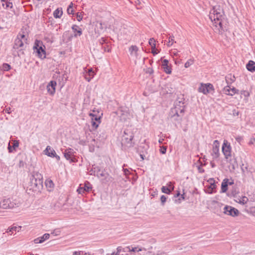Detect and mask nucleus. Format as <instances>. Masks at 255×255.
Returning a JSON list of instances; mask_svg holds the SVG:
<instances>
[{"label": "nucleus", "mask_w": 255, "mask_h": 255, "mask_svg": "<svg viewBox=\"0 0 255 255\" xmlns=\"http://www.w3.org/2000/svg\"><path fill=\"white\" fill-rule=\"evenodd\" d=\"M209 18L216 27V30L218 31V33L222 34L224 31V24L226 23L223 7L219 5L214 6L210 12Z\"/></svg>", "instance_id": "nucleus-1"}, {"label": "nucleus", "mask_w": 255, "mask_h": 255, "mask_svg": "<svg viewBox=\"0 0 255 255\" xmlns=\"http://www.w3.org/2000/svg\"><path fill=\"white\" fill-rule=\"evenodd\" d=\"M29 186L30 190L39 191L43 187V177L38 171H33L31 173Z\"/></svg>", "instance_id": "nucleus-2"}, {"label": "nucleus", "mask_w": 255, "mask_h": 255, "mask_svg": "<svg viewBox=\"0 0 255 255\" xmlns=\"http://www.w3.org/2000/svg\"><path fill=\"white\" fill-rule=\"evenodd\" d=\"M185 107L184 96L180 94L174 102V108L172 110V112L175 113L173 117H182L184 113Z\"/></svg>", "instance_id": "nucleus-3"}, {"label": "nucleus", "mask_w": 255, "mask_h": 255, "mask_svg": "<svg viewBox=\"0 0 255 255\" xmlns=\"http://www.w3.org/2000/svg\"><path fill=\"white\" fill-rule=\"evenodd\" d=\"M133 134L132 132L128 130L124 131V134L122 136L121 141L122 148L124 150H127L129 148L134 145V142H132Z\"/></svg>", "instance_id": "nucleus-4"}, {"label": "nucleus", "mask_w": 255, "mask_h": 255, "mask_svg": "<svg viewBox=\"0 0 255 255\" xmlns=\"http://www.w3.org/2000/svg\"><path fill=\"white\" fill-rule=\"evenodd\" d=\"M95 174L100 178L102 183H107L112 182L113 180L112 177L105 169H102L99 166L94 168Z\"/></svg>", "instance_id": "nucleus-5"}, {"label": "nucleus", "mask_w": 255, "mask_h": 255, "mask_svg": "<svg viewBox=\"0 0 255 255\" xmlns=\"http://www.w3.org/2000/svg\"><path fill=\"white\" fill-rule=\"evenodd\" d=\"M45 46L43 45L42 42L40 40H36L33 46L34 52L36 53L37 56L40 58L43 59L46 58V51Z\"/></svg>", "instance_id": "nucleus-6"}, {"label": "nucleus", "mask_w": 255, "mask_h": 255, "mask_svg": "<svg viewBox=\"0 0 255 255\" xmlns=\"http://www.w3.org/2000/svg\"><path fill=\"white\" fill-rule=\"evenodd\" d=\"M19 204V201L8 198L4 199L0 202V208L4 209H12L18 207Z\"/></svg>", "instance_id": "nucleus-7"}, {"label": "nucleus", "mask_w": 255, "mask_h": 255, "mask_svg": "<svg viewBox=\"0 0 255 255\" xmlns=\"http://www.w3.org/2000/svg\"><path fill=\"white\" fill-rule=\"evenodd\" d=\"M232 148L230 143L227 140H224L222 145V150L225 156V158L228 160L229 158L231 157Z\"/></svg>", "instance_id": "nucleus-8"}, {"label": "nucleus", "mask_w": 255, "mask_h": 255, "mask_svg": "<svg viewBox=\"0 0 255 255\" xmlns=\"http://www.w3.org/2000/svg\"><path fill=\"white\" fill-rule=\"evenodd\" d=\"M199 92L203 93L205 95H207L212 92H214V88L212 84L210 83L201 84L200 87L198 88Z\"/></svg>", "instance_id": "nucleus-9"}, {"label": "nucleus", "mask_w": 255, "mask_h": 255, "mask_svg": "<svg viewBox=\"0 0 255 255\" xmlns=\"http://www.w3.org/2000/svg\"><path fill=\"white\" fill-rule=\"evenodd\" d=\"M224 213L232 217H237L239 214V211L236 208L226 205L224 208Z\"/></svg>", "instance_id": "nucleus-10"}, {"label": "nucleus", "mask_w": 255, "mask_h": 255, "mask_svg": "<svg viewBox=\"0 0 255 255\" xmlns=\"http://www.w3.org/2000/svg\"><path fill=\"white\" fill-rule=\"evenodd\" d=\"M25 36L24 34L19 33L17 36L16 38L14 40L13 48L16 49H18L19 48H22L24 46V43L22 41V39L25 38ZM22 49V48H21V50Z\"/></svg>", "instance_id": "nucleus-11"}, {"label": "nucleus", "mask_w": 255, "mask_h": 255, "mask_svg": "<svg viewBox=\"0 0 255 255\" xmlns=\"http://www.w3.org/2000/svg\"><path fill=\"white\" fill-rule=\"evenodd\" d=\"M75 151L72 148H68L65 149L63 152L64 156L67 160H69L71 162H75L76 161L75 158Z\"/></svg>", "instance_id": "nucleus-12"}, {"label": "nucleus", "mask_w": 255, "mask_h": 255, "mask_svg": "<svg viewBox=\"0 0 255 255\" xmlns=\"http://www.w3.org/2000/svg\"><path fill=\"white\" fill-rule=\"evenodd\" d=\"M92 185L88 181H86L84 184H80L77 191L79 194H82L85 192H88L92 189Z\"/></svg>", "instance_id": "nucleus-13"}, {"label": "nucleus", "mask_w": 255, "mask_h": 255, "mask_svg": "<svg viewBox=\"0 0 255 255\" xmlns=\"http://www.w3.org/2000/svg\"><path fill=\"white\" fill-rule=\"evenodd\" d=\"M57 83L55 81H51L47 86V90L50 95H53L55 93Z\"/></svg>", "instance_id": "nucleus-14"}, {"label": "nucleus", "mask_w": 255, "mask_h": 255, "mask_svg": "<svg viewBox=\"0 0 255 255\" xmlns=\"http://www.w3.org/2000/svg\"><path fill=\"white\" fill-rule=\"evenodd\" d=\"M100 44L102 45V48L105 52H110L111 51V47L108 44L107 39L102 37L99 39Z\"/></svg>", "instance_id": "nucleus-15"}, {"label": "nucleus", "mask_w": 255, "mask_h": 255, "mask_svg": "<svg viewBox=\"0 0 255 255\" xmlns=\"http://www.w3.org/2000/svg\"><path fill=\"white\" fill-rule=\"evenodd\" d=\"M139 49L136 45H131L128 48V51L130 56L134 58L135 59L138 58V51Z\"/></svg>", "instance_id": "nucleus-16"}, {"label": "nucleus", "mask_w": 255, "mask_h": 255, "mask_svg": "<svg viewBox=\"0 0 255 255\" xmlns=\"http://www.w3.org/2000/svg\"><path fill=\"white\" fill-rule=\"evenodd\" d=\"M116 114L119 117L120 120L122 122H126L128 118V113L126 112H124L122 110H118Z\"/></svg>", "instance_id": "nucleus-17"}, {"label": "nucleus", "mask_w": 255, "mask_h": 255, "mask_svg": "<svg viewBox=\"0 0 255 255\" xmlns=\"http://www.w3.org/2000/svg\"><path fill=\"white\" fill-rule=\"evenodd\" d=\"M71 28L74 33V37H77L82 34V30L78 25L74 24L72 25Z\"/></svg>", "instance_id": "nucleus-18"}, {"label": "nucleus", "mask_w": 255, "mask_h": 255, "mask_svg": "<svg viewBox=\"0 0 255 255\" xmlns=\"http://www.w3.org/2000/svg\"><path fill=\"white\" fill-rule=\"evenodd\" d=\"M162 68L163 71L167 74L171 73V68L168 65V61L167 59H164L162 62Z\"/></svg>", "instance_id": "nucleus-19"}, {"label": "nucleus", "mask_w": 255, "mask_h": 255, "mask_svg": "<svg viewBox=\"0 0 255 255\" xmlns=\"http://www.w3.org/2000/svg\"><path fill=\"white\" fill-rule=\"evenodd\" d=\"M95 73L94 70L92 68H89L87 70V71H85V73L84 74L85 78L88 82H90V80L94 77Z\"/></svg>", "instance_id": "nucleus-20"}, {"label": "nucleus", "mask_w": 255, "mask_h": 255, "mask_svg": "<svg viewBox=\"0 0 255 255\" xmlns=\"http://www.w3.org/2000/svg\"><path fill=\"white\" fill-rule=\"evenodd\" d=\"M152 249V246H150L148 248H147V249H146L145 248H139L138 247H130L129 252H131V253L130 254V255L127 254V255H134V254H132V253L138 252L141 251L142 250L146 251L147 250H151Z\"/></svg>", "instance_id": "nucleus-21"}, {"label": "nucleus", "mask_w": 255, "mask_h": 255, "mask_svg": "<svg viewBox=\"0 0 255 255\" xmlns=\"http://www.w3.org/2000/svg\"><path fill=\"white\" fill-rule=\"evenodd\" d=\"M44 152L46 155L49 157H54V156L56 155L55 151L49 145L46 147Z\"/></svg>", "instance_id": "nucleus-22"}, {"label": "nucleus", "mask_w": 255, "mask_h": 255, "mask_svg": "<svg viewBox=\"0 0 255 255\" xmlns=\"http://www.w3.org/2000/svg\"><path fill=\"white\" fill-rule=\"evenodd\" d=\"M50 235L49 234H45L42 236L37 238L34 240L35 244H40L44 242L45 240L49 238Z\"/></svg>", "instance_id": "nucleus-23"}, {"label": "nucleus", "mask_w": 255, "mask_h": 255, "mask_svg": "<svg viewBox=\"0 0 255 255\" xmlns=\"http://www.w3.org/2000/svg\"><path fill=\"white\" fill-rule=\"evenodd\" d=\"M208 182L210 183V186L208 188L211 190V191L209 192L210 194H212L214 192V190L216 188L217 186L216 185L215 180L214 178H210Z\"/></svg>", "instance_id": "nucleus-24"}, {"label": "nucleus", "mask_w": 255, "mask_h": 255, "mask_svg": "<svg viewBox=\"0 0 255 255\" xmlns=\"http://www.w3.org/2000/svg\"><path fill=\"white\" fill-rule=\"evenodd\" d=\"M246 68L250 72L255 71V62L250 60L246 65Z\"/></svg>", "instance_id": "nucleus-25"}, {"label": "nucleus", "mask_w": 255, "mask_h": 255, "mask_svg": "<svg viewBox=\"0 0 255 255\" xmlns=\"http://www.w3.org/2000/svg\"><path fill=\"white\" fill-rule=\"evenodd\" d=\"M229 180L227 178L224 179L221 184V193H225L228 190Z\"/></svg>", "instance_id": "nucleus-26"}, {"label": "nucleus", "mask_w": 255, "mask_h": 255, "mask_svg": "<svg viewBox=\"0 0 255 255\" xmlns=\"http://www.w3.org/2000/svg\"><path fill=\"white\" fill-rule=\"evenodd\" d=\"M63 14V11L62 10V8H57L53 12V16L56 18H59L61 17Z\"/></svg>", "instance_id": "nucleus-27"}, {"label": "nucleus", "mask_w": 255, "mask_h": 255, "mask_svg": "<svg viewBox=\"0 0 255 255\" xmlns=\"http://www.w3.org/2000/svg\"><path fill=\"white\" fill-rule=\"evenodd\" d=\"M228 161H229L230 162V166L231 167L232 169L234 170L236 168L238 167V164L236 159H234L233 160L229 159V160Z\"/></svg>", "instance_id": "nucleus-28"}, {"label": "nucleus", "mask_w": 255, "mask_h": 255, "mask_svg": "<svg viewBox=\"0 0 255 255\" xmlns=\"http://www.w3.org/2000/svg\"><path fill=\"white\" fill-rule=\"evenodd\" d=\"M89 116L91 117L92 121H95L98 123H100V116H98L93 113H90Z\"/></svg>", "instance_id": "nucleus-29"}, {"label": "nucleus", "mask_w": 255, "mask_h": 255, "mask_svg": "<svg viewBox=\"0 0 255 255\" xmlns=\"http://www.w3.org/2000/svg\"><path fill=\"white\" fill-rule=\"evenodd\" d=\"M211 155L213 159H217L219 157V149H212Z\"/></svg>", "instance_id": "nucleus-30"}, {"label": "nucleus", "mask_w": 255, "mask_h": 255, "mask_svg": "<svg viewBox=\"0 0 255 255\" xmlns=\"http://www.w3.org/2000/svg\"><path fill=\"white\" fill-rule=\"evenodd\" d=\"M21 226L16 227V226H13L11 227H9L8 229L7 232L8 233L11 232L12 233H13L14 231L16 232L17 230L18 232L20 230H21Z\"/></svg>", "instance_id": "nucleus-31"}, {"label": "nucleus", "mask_w": 255, "mask_h": 255, "mask_svg": "<svg viewBox=\"0 0 255 255\" xmlns=\"http://www.w3.org/2000/svg\"><path fill=\"white\" fill-rule=\"evenodd\" d=\"M73 3L71 2L70 3V4L69 5V6L67 8V13L69 14H74V10L73 9Z\"/></svg>", "instance_id": "nucleus-32"}, {"label": "nucleus", "mask_w": 255, "mask_h": 255, "mask_svg": "<svg viewBox=\"0 0 255 255\" xmlns=\"http://www.w3.org/2000/svg\"><path fill=\"white\" fill-rule=\"evenodd\" d=\"M0 68L2 70L7 71L10 69V65L7 63H4L0 67Z\"/></svg>", "instance_id": "nucleus-33"}, {"label": "nucleus", "mask_w": 255, "mask_h": 255, "mask_svg": "<svg viewBox=\"0 0 255 255\" xmlns=\"http://www.w3.org/2000/svg\"><path fill=\"white\" fill-rule=\"evenodd\" d=\"M230 90H231V87L229 86H228V85L226 86V87H225L224 88V89H223L224 93L225 94L229 95V96H231V95H230V94H231Z\"/></svg>", "instance_id": "nucleus-34"}, {"label": "nucleus", "mask_w": 255, "mask_h": 255, "mask_svg": "<svg viewBox=\"0 0 255 255\" xmlns=\"http://www.w3.org/2000/svg\"><path fill=\"white\" fill-rule=\"evenodd\" d=\"M169 188L167 187L166 186H163L161 188V191L163 192V193H166V194H170L171 192L170 191V190L168 189Z\"/></svg>", "instance_id": "nucleus-35"}, {"label": "nucleus", "mask_w": 255, "mask_h": 255, "mask_svg": "<svg viewBox=\"0 0 255 255\" xmlns=\"http://www.w3.org/2000/svg\"><path fill=\"white\" fill-rule=\"evenodd\" d=\"M4 5H5V4L4 3H3L2 4V6L4 8H7L8 7L10 8H12V6H13V5H12V3L11 2H10V1H6V2H5V7H4Z\"/></svg>", "instance_id": "nucleus-36"}, {"label": "nucleus", "mask_w": 255, "mask_h": 255, "mask_svg": "<svg viewBox=\"0 0 255 255\" xmlns=\"http://www.w3.org/2000/svg\"><path fill=\"white\" fill-rule=\"evenodd\" d=\"M230 79L231 82H230V84H231L232 82H234L235 81V77L234 76H232L231 75H228L226 77V81L228 84H229V82H228V79Z\"/></svg>", "instance_id": "nucleus-37"}, {"label": "nucleus", "mask_w": 255, "mask_h": 255, "mask_svg": "<svg viewBox=\"0 0 255 255\" xmlns=\"http://www.w3.org/2000/svg\"><path fill=\"white\" fill-rule=\"evenodd\" d=\"M45 185L47 187L52 188L53 187L54 184L51 180H46L45 181Z\"/></svg>", "instance_id": "nucleus-38"}, {"label": "nucleus", "mask_w": 255, "mask_h": 255, "mask_svg": "<svg viewBox=\"0 0 255 255\" xmlns=\"http://www.w3.org/2000/svg\"><path fill=\"white\" fill-rule=\"evenodd\" d=\"M174 37L173 35L170 36L169 37L168 42L167 43L168 46H170L173 44V43L174 42Z\"/></svg>", "instance_id": "nucleus-39"}, {"label": "nucleus", "mask_w": 255, "mask_h": 255, "mask_svg": "<svg viewBox=\"0 0 255 255\" xmlns=\"http://www.w3.org/2000/svg\"><path fill=\"white\" fill-rule=\"evenodd\" d=\"M220 143L218 140H215L214 141L213 149H219Z\"/></svg>", "instance_id": "nucleus-40"}, {"label": "nucleus", "mask_w": 255, "mask_h": 255, "mask_svg": "<svg viewBox=\"0 0 255 255\" xmlns=\"http://www.w3.org/2000/svg\"><path fill=\"white\" fill-rule=\"evenodd\" d=\"M193 63H194L193 60L189 59L185 63L184 66L185 68H188L189 66H190L191 65H192L193 64Z\"/></svg>", "instance_id": "nucleus-41"}, {"label": "nucleus", "mask_w": 255, "mask_h": 255, "mask_svg": "<svg viewBox=\"0 0 255 255\" xmlns=\"http://www.w3.org/2000/svg\"><path fill=\"white\" fill-rule=\"evenodd\" d=\"M166 186L169 188L168 189L170 190L171 192H172L174 190V186L173 185V183L172 182H169L167 184Z\"/></svg>", "instance_id": "nucleus-42"}, {"label": "nucleus", "mask_w": 255, "mask_h": 255, "mask_svg": "<svg viewBox=\"0 0 255 255\" xmlns=\"http://www.w3.org/2000/svg\"><path fill=\"white\" fill-rule=\"evenodd\" d=\"M248 201V198L246 196H244L240 200L239 203L245 204L247 203Z\"/></svg>", "instance_id": "nucleus-43"}, {"label": "nucleus", "mask_w": 255, "mask_h": 255, "mask_svg": "<svg viewBox=\"0 0 255 255\" xmlns=\"http://www.w3.org/2000/svg\"><path fill=\"white\" fill-rule=\"evenodd\" d=\"M155 40L152 38H150L149 40V44L151 46V48H155Z\"/></svg>", "instance_id": "nucleus-44"}, {"label": "nucleus", "mask_w": 255, "mask_h": 255, "mask_svg": "<svg viewBox=\"0 0 255 255\" xmlns=\"http://www.w3.org/2000/svg\"><path fill=\"white\" fill-rule=\"evenodd\" d=\"M231 96H233L234 94L236 93H238L239 90L237 89L235 87L231 88Z\"/></svg>", "instance_id": "nucleus-45"}, {"label": "nucleus", "mask_w": 255, "mask_h": 255, "mask_svg": "<svg viewBox=\"0 0 255 255\" xmlns=\"http://www.w3.org/2000/svg\"><path fill=\"white\" fill-rule=\"evenodd\" d=\"M167 197L165 195H162L160 197L161 204L163 206L166 201Z\"/></svg>", "instance_id": "nucleus-46"}, {"label": "nucleus", "mask_w": 255, "mask_h": 255, "mask_svg": "<svg viewBox=\"0 0 255 255\" xmlns=\"http://www.w3.org/2000/svg\"><path fill=\"white\" fill-rule=\"evenodd\" d=\"M76 15L77 19L78 21H80L82 20L83 16H82V14L81 13L77 12V13H76Z\"/></svg>", "instance_id": "nucleus-47"}, {"label": "nucleus", "mask_w": 255, "mask_h": 255, "mask_svg": "<svg viewBox=\"0 0 255 255\" xmlns=\"http://www.w3.org/2000/svg\"><path fill=\"white\" fill-rule=\"evenodd\" d=\"M167 147L162 146L160 147V152L162 154H165L166 152Z\"/></svg>", "instance_id": "nucleus-48"}, {"label": "nucleus", "mask_w": 255, "mask_h": 255, "mask_svg": "<svg viewBox=\"0 0 255 255\" xmlns=\"http://www.w3.org/2000/svg\"><path fill=\"white\" fill-rule=\"evenodd\" d=\"M248 210L251 214L255 216V206L250 207Z\"/></svg>", "instance_id": "nucleus-49"}, {"label": "nucleus", "mask_w": 255, "mask_h": 255, "mask_svg": "<svg viewBox=\"0 0 255 255\" xmlns=\"http://www.w3.org/2000/svg\"><path fill=\"white\" fill-rule=\"evenodd\" d=\"M107 24L106 23H100V26H99V28L103 30V29H107Z\"/></svg>", "instance_id": "nucleus-50"}, {"label": "nucleus", "mask_w": 255, "mask_h": 255, "mask_svg": "<svg viewBox=\"0 0 255 255\" xmlns=\"http://www.w3.org/2000/svg\"><path fill=\"white\" fill-rule=\"evenodd\" d=\"M91 123L92 127L95 128H97L98 127L99 123H98V122L95 121H92Z\"/></svg>", "instance_id": "nucleus-51"}, {"label": "nucleus", "mask_w": 255, "mask_h": 255, "mask_svg": "<svg viewBox=\"0 0 255 255\" xmlns=\"http://www.w3.org/2000/svg\"><path fill=\"white\" fill-rule=\"evenodd\" d=\"M235 138H236V140H237V141L240 144H241V141L243 140V137H242L241 136H238L236 137Z\"/></svg>", "instance_id": "nucleus-52"}, {"label": "nucleus", "mask_w": 255, "mask_h": 255, "mask_svg": "<svg viewBox=\"0 0 255 255\" xmlns=\"http://www.w3.org/2000/svg\"><path fill=\"white\" fill-rule=\"evenodd\" d=\"M18 145H19V142H18V141H14L13 143V145H12L13 149H15V148H16L18 146Z\"/></svg>", "instance_id": "nucleus-53"}, {"label": "nucleus", "mask_w": 255, "mask_h": 255, "mask_svg": "<svg viewBox=\"0 0 255 255\" xmlns=\"http://www.w3.org/2000/svg\"><path fill=\"white\" fill-rule=\"evenodd\" d=\"M198 170L200 173H203L205 171L204 169L202 168V164L198 166Z\"/></svg>", "instance_id": "nucleus-54"}, {"label": "nucleus", "mask_w": 255, "mask_h": 255, "mask_svg": "<svg viewBox=\"0 0 255 255\" xmlns=\"http://www.w3.org/2000/svg\"><path fill=\"white\" fill-rule=\"evenodd\" d=\"M83 252L82 251H75L73 253V255H83Z\"/></svg>", "instance_id": "nucleus-55"}, {"label": "nucleus", "mask_w": 255, "mask_h": 255, "mask_svg": "<svg viewBox=\"0 0 255 255\" xmlns=\"http://www.w3.org/2000/svg\"><path fill=\"white\" fill-rule=\"evenodd\" d=\"M129 250H130V247L129 246H128V247H126L124 248H123V252H129Z\"/></svg>", "instance_id": "nucleus-56"}, {"label": "nucleus", "mask_w": 255, "mask_h": 255, "mask_svg": "<svg viewBox=\"0 0 255 255\" xmlns=\"http://www.w3.org/2000/svg\"><path fill=\"white\" fill-rule=\"evenodd\" d=\"M185 193H184L183 194L180 195V198L178 199V203H180L181 200H185L184 197Z\"/></svg>", "instance_id": "nucleus-57"}, {"label": "nucleus", "mask_w": 255, "mask_h": 255, "mask_svg": "<svg viewBox=\"0 0 255 255\" xmlns=\"http://www.w3.org/2000/svg\"><path fill=\"white\" fill-rule=\"evenodd\" d=\"M151 53L153 54V55H155L158 53L157 50L154 48H152Z\"/></svg>", "instance_id": "nucleus-58"}, {"label": "nucleus", "mask_w": 255, "mask_h": 255, "mask_svg": "<svg viewBox=\"0 0 255 255\" xmlns=\"http://www.w3.org/2000/svg\"><path fill=\"white\" fill-rule=\"evenodd\" d=\"M60 231L58 229L56 230H54L53 232L51 233L52 234H55V235H58L60 233Z\"/></svg>", "instance_id": "nucleus-59"}, {"label": "nucleus", "mask_w": 255, "mask_h": 255, "mask_svg": "<svg viewBox=\"0 0 255 255\" xmlns=\"http://www.w3.org/2000/svg\"><path fill=\"white\" fill-rule=\"evenodd\" d=\"M117 250L118 253H120L121 251H123V248L122 247H118Z\"/></svg>", "instance_id": "nucleus-60"}, {"label": "nucleus", "mask_w": 255, "mask_h": 255, "mask_svg": "<svg viewBox=\"0 0 255 255\" xmlns=\"http://www.w3.org/2000/svg\"><path fill=\"white\" fill-rule=\"evenodd\" d=\"M10 108H6L4 111L6 113H8V114H10Z\"/></svg>", "instance_id": "nucleus-61"}, {"label": "nucleus", "mask_w": 255, "mask_h": 255, "mask_svg": "<svg viewBox=\"0 0 255 255\" xmlns=\"http://www.w3.org/2000/svg\"><path fill=\"white\" fill-rule=\"evenodd\" d=\"M8 151H9V152H12V147L10 146L9 144L8 146Z\"/></svg>", "instance_id": "nucleus-62"}, {"label": "nucleus", "mask_w": 255, "mask_h": 255, "mask_svg": "<svg viewBox=\"0 0 255 255\" xmlns=\"http://www.w3.org/2000/svg\"><path fill=\"white\" fill-rule=\"evenodd\" d=\"M123 170H124V171L125 174H128L129 172L128 170L127 169L124 168Z\"/></svg>", "instance_id": "nucleus-63"}, {"label": "nucleus", "mask_w": 255, "mask_h": 255, "mask_svg": "<svg viewBox=\"0 0 255 255\" xmlns=\"http://www.w3.org/2000/svg\"><path fill=\"white\" fill-rule=\"evenodd\" d=\"M210 164H211V166H212V168L215 167V166H216V165H215V163H214V162H213V161H211V163H210Z\"/></svg>", "instance_id": "nucleus-64"}]
</instances>
